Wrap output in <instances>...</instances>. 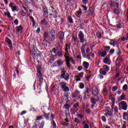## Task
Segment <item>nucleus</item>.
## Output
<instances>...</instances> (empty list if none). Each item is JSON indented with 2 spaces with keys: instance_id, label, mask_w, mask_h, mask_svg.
Instances as JSON below:
<instances>
[{
  "instance_id": "51",
  "label": "nucleus",
  "mask_w": 128,
  "mask_h": 128,
  "mask_svg": "<svg viewBox=\"0 0 128 128\" xmlns=\"http://www.w3.org/2000/svg\"><path fill=\"white\" fill-rule=\"evenodd\" d=\"M89 90H90V89L88 88H86V90L84 92L85 96H86V94H89V92H90Z\"/></svg>"
},
{
  "instance_id": "36",
  "label": "nucleus",
  "mask_w": 128,
  "mask_h": 128,
  "mask_svg": "<svg viewBox=\"0 0 128 128\" xmlns=\"http://www.w3.org/2000/svg\"><path fill=\"white\" fill-rule=\"evenodd\" d=\"M57 64L58 66H62V64H64V61H62V60H58L57 61Z\"/></svg>"
},
{
  "instance_id": "11",
  "label": "nucleus",
  "mask_w": 128,
  "mask_h": 128,
  "mask_svg": "<svg viewBox=\"0 0 128 128\" xmlns=\"http://www.w3.org/2000/svg\"><path fill=\"white\" fill-rule=\"evenodd\" d=\"M6 41L8 44L10 50H12V40H10V38H6Z\"/></svg>"
},
{
  "instance_id": "29",
  "label": "nucleus",
  "mask_w": 128,
  "mask_h": 128,
  "mask_svg": "<svg viewBox=\"0 0 128 128\" xmlns=\"http://www.w3.org/2000/svg\"><path fill=\"white\" fill-rule=\"evenodd\" d=\"M43 11L44 12V16H45V18H48V10H46V8H44L43 9Z\"/></svg>"
},
{
  "instance_id": "45",
  "label": "nucleus",
  "mask_w": 128,
  "mask_h": 128,
  "mask_svg": "<svg viewBox=\"0 0 128 128\" xmlns=\"http://www.w3.org/2000/svg\"><path fill=\"white\" fill-rule=\"evenodd\" d=\"M66 66L68 68H70V66H71V65H70V62H66Z\"/></svg>"
},
{
  "instance_id": "58",
  "label": "nucleus",
  "mask_w": 128,
  "mask_h": 128,
  "mask_svg": "<svg viewBox=\"0 0 128 128\" xmlns=\"http://www.w3.org/2000/svg\"><path fill=\"white\" fill-rule=\"evenodd\" d=\"M30 20L32 22H34V17L33 16H30Z\"/></svg>"
},
{
  "instance_id": "40",
  "label": "nucleus",
  "mask_w": 128,
  "mask_h": 128,
  "mask_svg": "<svg viewBox=\"0 0 128 128\" xmlns=\"http://www.w3.org/2000/svg\"><path fill=\"white\" fill-rule=\"evenodd\" d=\"M73 106L74 108H80V103L76 102L74 105Z\"/></svg>"
},
{
  "instance_id": "22",
  "label": "nucleus",
  "mask_w": 128,
  "mask_h": 128,
  "mask_svg": "<svg viewBox=\"0 0 128 128\" xmlns=\"http://www.w3.org/2000/svg\"><path fill=\"white\" fill-rule=\"evenodd\" d=\"M100 74H102V76H106V72L102 68L100 69Z\"/></svg>"
},
{
  "instance_id": "14",
  "label": "nucleus",
  "mask_w": 128,
  "mask_h": 128,
  "mask_svg": "<svg viewBox=\"0 0 128 128\" xmlns=\"http://www.w3.org/2000/svg\"><path fill=\"white\" fill-rule=\"evenodd\" d=\"M72 98H76V96H78L79 98H80V92L76 90L75 93H74L72 95Z\"/></svg>"
},
{
  "instance_id": "5",
  "label": "nucleus",
  "mask_w": 128,
  "mask_h": 128,
  "mask_svg": "<svg viewBox=\"0 0 128 128\" xmlns=\"http://www.w3.org/2000/svg\"><path fill=\"white\" fill-rule=\"evenodd\" d=\"M78 38L80 40V42H82V44H84V42H86V40H84V36L82 32L79 34Z\"/></svg>"
},
{
  "instance_id": "12",
  "label": "nucleus",
  "mask_w": 128,
  "mask_h": 128,
  "mask_svg": "<svg viewBox=\"0 0 128 128\" xmlns=\"http://www.w3.org/2000/svg\"><path fill=\"white\" fill-rule=\"evenodd\" d=\"M84 76V72H80L79 74V75L76 76V82H78L80 80V78Z\"/></svg>"
},
{
  "instance_id": "63",
  "label": "nucleus",
  "mask_w": 128,
  "mask_h": 128,
  "mask_svg": "<svg viewBox=\"0 0 128 128\" xmlns=\"http://www.w3.org/2000/svg\"><path fill=\"white\" fill-rule=\"evenodd\" d=\"M38 126V124H36V123H34L32 126V128H36Z\"/></svg>"
},
{
  "instance_id": "19",
  "label": "nucleus",
  "mask_w": 128,
  "mask_h": 128,
  "mask_svg": "<svg viewBox=\"0 0 128 128\" xmlns=\"http://www.w3.org/2000/svg\"><path fill=\"white\" fill-rule=\"evenodd\" d=\"M99 56H101L102 58H104V56H106V52H102L100 51L99 52Z\"/></svg>"
},
{
  "instance_id": "39",
  "label": "nucleus",
  "mask_w": 128,
  "mask_h": 128,
  "mask_svg": "<svg viewBox=\"0 0 128 128\" xmlns=\"http://www.w3.org/2000/svg\"><path fill=\"white\" fill-rule=\"evenodd\" d=\"M27 12H26V11L24 12V10H22L21 12V15L22 16H26Z\"/></svg>"
},
{
  "instance_id": "24",
  "label": "nucleus",
  "mask_w": 128,
  "mask_h": 128,
  "mask_svg": "<svg viewBox=\"0 0 128 128\" xmlns=\"http://www.w3.org/2000/svg\"><path fill=\"white\" fill-rule=\"evenodd\" d=\"M81 52H82L83 58H86V50H84V48H81Z\"/></svg>"
},
{
  "instance_id": "38",
  "label": "nucleus",
  "mask_w": 128,
  "mask_h": 128,
  "mask_svg": "<svg viewBox=\"0 0 128 128\" xmlns=\"http://www.w3.org/2000/svg\"><path fill=\"white\" fill-rule=\"evenodd\" d=\"M102 34H104L102 33V32H96V36L99 38H102Z\"/></svg>"
},
{
  "instance_id": "10",
  "label": "nucleus",
  "mask_w": 128,
  "mask_h": 128,
  "mask_svg": "<svg viewBox=\"0 0 128 128\" xmlns=\"http://www.w3.org/2000/svg\"><path fill=\"white\" fill-rule=\"evenodd\" d=\"M82 14V8H79V10L75 12V15L77 18H80V15Z\"/></svg>"
},
{
  "instance_id": "62",
  "label": "nucleus",
  "mask_w": 128,
  "mask_h": 128,
  "mask_svg": "<svg viewBox=\"0 0 128 128\" xmlns=\"http://www.w3.org/2000/svg\"><path fill=\"white\" fill-rule=\"evenodd\" d=\"M110 5L112 6L116 7V2H111Z\"/></svg>"
},
{
  "instance_id": "28",
  "label": "nucleus",
  "mask_w": 128,
  "mask_h": 128,
  "mask_svg": "<svg viewBox=\"0 0 128 128\" xmlns=\"http://www.w3.org/2000/svg\"><path fill=\"white\" fill-rule=\"evenodd\" d=\"M43 26H48V21L46 20L45 19H44L42 22H41Z\"/></svg>"
},
{
  "instance_id": "31",
  "label": "nucleus",
  "mask_w": 128,
  "mask_h": 128,
  "mask_svg": "<svg viewBox=\"0 0 128 128\" xmlns=\"http://www.w3.org/2000/svg\"><path fill=\"white\" fill-rule=\"evenodd\" d=\"M71 60H72V58H70V56H66L65 57L66 62H70Z\"/></svg>"
},
{
  "instance_id": "41",
  "label": "nucleus",
  "mask_w": 128,
  "mask_h": 128,
  "mask_svg": "<svg viewBox=\"0 0 128 128\" xmlns=\"http://www.w3.org/2000/svg\"><path fill=\"white\" fill-rule=\"evenodd\" d=\"M81 6L83 10L84 11V12H86V10H88V8H86V6H84V5H82Z\"/></svg>"
},
{
  "instance_id": "55",
  "label": "nucleus",
  "mask_w": 128,
  "mask_h": 128,
  "mask_svg": "<svg viewBox=\"0 0 128 128\" xmlns=\"http://www.w3.org/2000/svg\"><path fill=\"white\" fill-rule=\"evenodd\" d=\"M52 126H53L54 128H56V124L54 122V120H52Z\"/></svg>"
},
{
  "instance_id": "33",
  "label": "nucleus",
  "mask_w": 128,
  "mask_h": 128,
  "mask_svg": "<svg viewBox=\"0 0 128 128\" xmlns=\"http://www.w3.org/2000/svg\"><path fill=\"white\" fill-rule=\"evenodd\" d=\"M82 124H84V128H90V126H88V124L86 122L83 121L82 122Z\"/></svg>"
},
{
  "instance_id": "21",
  "label": "nucleus",
  "mask_w": 128,
  "mask_h": 128,
  "mask_svg": "<svg viewBox=\"0 0 128 128\" xmlns=\"http://www.w3.org/2000/svg\"><path fill=\"white\" fill-rule=\"evenodd\" d=\"M102 70H104L105 72H108L110 70V67L106 65H104L103 66V68H102Z\"/></svg>"
},
{
  "instance_id": "2",
  "label": "nucleus",
  "mask_w": 128,
  "mask_h": 128,
  "mask_svg": "<svg viewBox=\"0 0 128 128\" xmlns=\"http://www.w3.org/2000/svg\"><path fill=\"white\" fill-rule=\"evenodd\" d=\"M37 74L38 78L40 82H44V78L42 77V70H40V68H37Z\"/></svg>"
},
{
  "instance_id": "34",
  "label": "nucleus",
  "mask_w": 128,
  "mask_h": 128,
  "mask_svg": "<svg viewBox=\"0 0 128 128\" xmlns=\"http://www.w3.org/2000/svg\"><path fill=\"white\" fill-rule=\"evenodd\" d=\"M52 12H53V16H54V18H58V12H56V11H53L52 10Z\"/></svg>"
},
{
  "instance_id": "23",
  "label": "nucleus",
  "mask_w": 128,
  "mask_h": 128,
  "mask_svg": "<svg viewBox=\"0 0 128 128\" xmlns=\"http://www.w3.org/2000/svg\"><path fill=\"white\" fill-rule=\"evenodd\" d=\"M61 124H62V126H70V124L66 121H62Z\"/></svg>"
},
{
  "instance_id": "46",
  "label": "nucleus",
  "mask_w": 128,
  "mask_h": 128,
  "mask_svg": "<svg viewBox=\"0 0 128 128\" xmlns=\"http://www.w3.org/2000/svg\"><path fill=\"white\" fill-rule=\"evenodd\" d=\"M123 90H124V92H126V90H128V85L126 84H124L123 86Z\"/></svg>"
},
{
  "instance_id": "37",
  "label": "nucleus",
  "mask_w": 128,
  "mask_h": 128,
  "mask_svg": "<svg viewBox=\"0 0 128 128\" xmlns=\"http://www.w3.org/2000/svg\"><path fill=\"white\" fill-rule=\"evenodd\" d=\"M4 15L6 16H8L9 18H12V16H10V14L9 12H5Z\"/></svg>"
},
{
  "instance_id": "20",
  "label": "nucleus",
  "mask_w": 128,
  "mask_h": 128,
  "mask_svg": "<svg viewBox=\"0 0 128 128\" xmlns=\"http://www.w3.org/2000/svg\"><path fill=\"white\" fill-rule=\"evenodd\" d=\"M102 94L103 96H108V89L106 88H103Z\"/></svg>"
},
{
  "instance_id": "59",
  "label": "nucleus",
  "mask_w": 128,
  "mask_h": 128,
  "mask_svg": "<svg viewBox=\"0 0 128 128\" xmlns=\"http://www.w3.org/2000/svg\"><path fill=\"white\" fill-rule=\"evenodd\" d=\"M58 56H62V53L60 51H58Z\"/></svg>"
},
{
  "instance_id": "26",
  "label": "nucleus",
  "mask_w": 128,
  "mask_h": 128,
  "mask_svg": "<svg viewBox=\"0 0 128 128\" xmlns=\"http://www.w3.org/2000/svg\"><path fill=\"white\" fill-rule=\"evenodd\" d=\"M22 30H24V28H22V26L16 27V32H22Z\"/></svg>"
},
{
  "instance_id": "18",
  "label": "nucleus",
  "mask_w": 128,
  "mask_h": 128,
  "mask_svg": "<svg viewBox=\"0 0 128 128\" xmlns=\"http://www.w3.org/2000/svg\"><path fill=\"white\" fill-rule=\"evenodd\" d=\"M110 44H111V46H114L118 44V41L114 40H110Z\"/></svg>"
},
{
  "instance_id": "42",
  "label": "nucleus",
  "mask_w": 128,
  "mask_h": 128,
  "mask_svg": "<svg viewBox=\"0 0 128 128\" xmlns=\"http://www.w3.org/2000/svg\"><path fill=\"white\" fill-rule=\"evenodd\" d=\"M49 114L46 113H44V116L46 118V120H50Z\"/></svg>"
},
{
  "instance_id": "25",
  "label": "nucleus",
  "mask_w": 128,
  "mask_h": 128,
  "mask_svg": "<svg viewBox=\"0 0 128 128\" xmlns=\"http://www.w3.org/2000/svg\"><path fill=\"white\" fill-rule=\"evenodd\" d=\"M112 112H110L108 110H107L106 111V112L105 113V115L106 116H112Z\"/></svg>"
},
{
  "instance_id": "57",
  "label": "nucleus",
  "mask_w": 128,
  "mask_h": 128,
  "mask_svg": "<svg viewBox=\"0 0 128 128\" xmlns=\"http://www.w3.org/2000/svg\"><path fill=\"white\" fill-rule=\"evenodd\" d=\"M14 24H16V26H18V19H16L14 20Z\"/></svg>"
},
{
  "instance_id": "7",
  "label": "nucleus",
  "mask_w": 128,
  "mask_h": 128,
  "mask_svg": "<svg viewBox=\"0 0 128 128\" xmlns=\"http://www.w3.org/2000/svg\"><path fill=\"white\" fill-rule=\"evenodd\" d=\"M66 114V118H65V122H68L70 120V111H65Z\"/></svg>"
},
{
  "instance_id": "44",
  "label": "nucleus",
  "mask_w": 128,
  "mask_h": 128,
  "mask_svg": "<svg viewBox=\"0 0 128 128\" xmlns=\"http://www.w3.org/2000/svg\"><path fill=\"white\" fill-rule=\"evenodd\" d=\"M42 120V116H36V120Z\"/></svg>"
},
{
  "instance_id": "13",
  "label": "nucleus",
  "mask_w": 128,
  "mask_h": 128,
  "mask_svg": "<svg viewBox=\"0 0 128 128\" xmlns=\"http://www.w3.org/2000/svg\"><path fill=\"white\" fill-rule=\"evenodd\" d=\"M122 64V60H120V58L118 56L116 60V64L118 66H120Z\"/></svg>"
},
{
  "instance_id": "54",
  "label": "nucleus",
  "mask_w": 128,
  "mask_h": 128,
  "mask_svg": "<svg viewBox=\"0 0 128 128\" xmlns=\"http://www.w3.org/2000/svg\"><path fill=\"white\" fill-rule=\"evenodd\" d=\"M102 122H106V116H102Z\"/></svg>"
},
{
  "instance_id": "9",
  "label": "nucleus",
  "mask_w": 128,
  "mask_h": 128,
  "mask_svg": "<svg viewBox=\"0 0 128 128\" xmlns=\"http://www.w3.org/2000/svg\"><path fill=\"white\" fill-rule=\"evenodd\" d=\"M109 99L111 100L112 102V108H113L114 106V104L116 102V99H114V95L112 94H110L109 96Z\"/></svg>"
},
{
  "instance_id": "53",
  "label": "nucleus",
  "mask_w": 128,
  "mask_h": 128,
  "mask_svg": "<svg viewBox=\"0 0 128 128\" xmlns=\"http://www.w3.org/2000/svg\"><path fill=\"white\" fill-rule=\"evenodd\" d=\"M74 122H76V124H80V120L78 118H75Z\"/></svg>"
},
{
  "instance_id": "4",
  "label": "nucleus",
  "mask_w": 128,
  "mask_h": 128,
  "mask_svg": "<svg viewBox=\"0 0 128 128\" xmlns=\"http://www.w3.org/2000/svg\"><path fill=\"white\" fill-rule=\"evenodd\" d=\"M60 84L61 85V88L64 92H66L70 90V88L66 86V83L65 82H61Z\"/></svg>"
},
{
  "instance_id": "64",
  "label": "nucleus",
  "mask_w": 128,
  "mask_h": 128,
  "mask_svg": "<svg viewBox=\"0 0 128 128\" xmlns=\"http://www.w3.org/2000/svg\"><path fill=\"white\" fill-rule=\"evenodd\" d=\"M82 70V66H79L78 68V70L80 71Z\"/></svg>"
},
{
  "instance_id": "56",
  "label": "nucleus",
  "mask_w": 128,
  "mask_h": 128,
  "mask_svg": "<svg viewBox=\"0 0 128 128\" xmlns=\"http://www.w3.org/2000/svg\"><path fill=\"white\" fill-rule=\"evenodd\" d=\"M116 90H118V86H114L112 88V90L113 92H116Z\"/></svg>"
},
{
  "instance_id": "8",
  "label": "nucleus",
  "mask_w": 128,
  "mask_h": 128,
  "mask_svg": "<svg viewBox=\"0 0 128 128\" xmlns=\"http://www.w3.org/2000/svg\"><path fill=\"white\" fill-rule=\"evenodd\" d=\"M103 62L104 64H110L112 62L110 61V58L106 57L103 60Z\"/></svg>"
},
{
  "instance_id": "61",
  "label": "nucleus",
  "mask_w": 128,
  "mask_h": 128,
  "mask_svg": "<svg viewBox=\"0 0 128 128\" xmlns=\"http://www.w3.org/2000/svg\"><path fill=\"white\" fill-rule=\"evenodd\" d=\"M82 1L84 4H86L88 2V0H82Z\"/></svg>"
},
{
  "instance_id": "47",
  "label": "nucleus",
  "mask_w": 128,
  "mask_h": 128,
  "mask_svg": "<svg viewBox=\"0 0 128 128\" xmlns=\"http://www.w3.org/2000/svg\"><path fill=\"white\" fill-rule=\"evenodd\" d=\"M114 14H120V11L118 9H114Z\"/></svg>"
},
{
  "instance_id": "27",
  "label": "nucleus",
  "mask_w": 128,
  "mask_h": 128,
  "mask_svg": "<svg viewBox=\"0 0 128 128\" xmlns=\"http://www.w3.org/2000/svg\"><path fill=\"white\" fill-rule=\"evenodd\" d=\"M126 98V94H123L120 96V98H118L119 100H124Z\"/></svg>"
},
{
  "instance_id": "49",
  "label": "nucleus",
  "mask_w": 128,
  "mask_h": 128,
  "mask_svg": "<svg viewBox=\"0 0 128 128\" xmlns=\"http://www.w3.org/2000/svg\"><path fill=\"white\" fill-rule=\"evenodd\" d=\"M44 121H42L39 127V128H44Z\"/></svg>"
},
{
  "instance_id": "48",
  "label": "nucleus",
  "mask_w": 128,
  "mask_h": 128,
  "mask_svg": "<svg viewBox=\"0 0 128 128\" xmlns=\"http://www.w3.org/2000/svg\"><path fill=\"white\" fill-rule=\"evenodd\" d=\"M104 50H106V52H108L110 50V47L107 46H105L104 48Z\"/></svg>"
},
{
  "instance_id": "1",
  "label": "nucleus",
  "mask_w": 128,
  "mask_h": 128,
  "mask_svg": "<svg viewBox=\"0 0 128 128\" xmlns=\"http://www.w3.org/2000/svg\"><path fill=\"white\" fill-rule=\"evenodd\" d=\"M118 108L120 110H128V104L126 102L124 101H122L118 103Z\"/></svg>"
},
{
  "instance_id": "60",
  "label": "nucleus",
  "mask_w": 128,
  "mask_h": 128,
  "mask_svg": "<svg viewBox=\"0 0 128 128\" xmlns=\"http://www.w3.org/2000/svg\"><path fill=\"white\" fill-rule=\"evenodd\" d=\"M77 116H78V118H84V115H82V114H78L77 115Z\"/></svg>"
},
{
  "instance_id": "30",
  "label": "nucleus",
  "mask_w": 128,
  "mask_h": 128,
  "mask_svg": "<svg viewBox=\"0 0 128 128\" xmlns=\"http://www.w3.org/2000/svg\"><path fill=\"white\" fill-rule=\"evenodd\" d=\"M90 48H88L86 50V53L87 54V58H90Z\"/></svg>"
},
{
  "instance_id": "50",
  "label": "nucleus",
  "mask_w": 128,
  "mask_h": 128,
  "mask_svg": "<svg viewBox=\"0 0 128 128\" xmlns=\"http://www.w3.org/2000/svg\"><path fill=\"white\" fill-rule=\"evenodd\" d=\"M64 33H62L60 34V40H62L63 38H64Z\"/></svg>"
},
{
  "instance_id": "16",
  "label": "nucleus",
  "mask_w": 128,
  "mask_h": 128,
  "mask_svg": "<svg viewBox=\"0 0 128 128\" xmlns=\"http://www.w3.org/2000/svg\"><path fill=\"white\" fill-rule=\"evenodd\" d=\"M82 66L86 70H88V67L90 66V63L86 62H84L82 63Z\"/></svg>"
},
{
  "instance_id": "3",
  "label": "nucleus",
  "mask_w": 128,
  "mask_h": 128,
  "mask_svg": "<svg viewBox=\"0 0 128 128\" xmlns=\"http://www.w3.org/2000/svg\"><path fill=\"white\" fill-rule=\"evenodd\" d=\"M92 94L95 96H98V94L100 92H98V89L96 86H93L92 88Z\"/></svg>"
},
{
  "instance_id": "52",
  "label": "nucleus",
  "mask_w": 128,
  "mask_h": 128,
  "mask_svg": "<svg viewBox=\"0 0 128 128\" xmlns=\"http://www.w3.org/2000/svg\"><path fill=\"white\" fill-rule=\"evenodd\" d=\"M84 88V84L83 83H80V88Z\"/></svg>"
},
{
  "instance_id": "6",
  "label": "nucleus",
  "mask_w": 128,
  "mask_h": 128,
  "mask_svg": "<svg viewBox=\"0 0 128 128\" xmlns=\"http://www.w3.org/2000/svg\"><path fill=\"white\" fill-rule=\"evenodd\" d=\"M61 78H64L66 80H70V75L68 74H66V72L61 73Z\"/></svg>"
},
{
  "instance_id": "43",
  "label": "nucleus",
  "mask_w": 128,
  "mask_h": 128,
  "mask_svg": "<svg viewBox=\"0 0 128 128\" xmlns=\"http://www.w3.org/2000/svg\"><path fill=\"white\" fill-rule=\"evenodd\" d=\"M114 112H115V114H118V106H116L114 108Z\"/></svg>"
},
{
  "instance_id": "32",
  "label": "nucleus",
  "mask_w": 128,
  "mask_h": 128,
  "mask_svg": "<svg viewBox=\"0 0 128 128\" xmlns=\"http://www.w3.org/2000/svg\"><path fill=\"white\" fill-rule=\"evenodd\" d=\"M64 108H66V111L65 112H69L70 110L68 108H70V105L68 104H66L64 105Z\"/></svg>"
},
{
  "instance_id": "35",
  "label": "nucleus",
  "mask_w": 128,
  "mask_h": 128,
  "mask_svg": "<svg viewBox=\"0 0 128 128\" xmlns=\"http://www.w3.org/2000/svg\"><path fill=\"white\" fill-rule=\"evenodd\" d=\"M68 20L70 24H74V20H72V18L71 16H68Z\"/></svg>"
},
{
  "instance_id": "15",
  "label": "nucleus",
  "mask_w": 128,
  "mask_h": 128,
  "mask_svg": "<svg viewBox=\"0 0 128 128\" xmlns=\"http://www.w3.org/2000/svg\"><path fill=\"white\" fill-rule=\"evenodd\" d=\"M98 100V97H96V98H92L90 100L92 104H96Z\"/></svg>"
},
{
  "instance_id": "17",
  "label": "nucleus",
  "mask_w": 128,
  "mask_h": 128,
  "mask_svg": "<svg viewBox=\"0 0 128 128\" xmlns=\"http://www.w3.org/2000/svg\"><path fill=\"white\" fill-rule=\"evenodd\" d=\"M13 4H14L12 3H10L9 4V6L11 8L12 12H16V10L17 8L16 7V6H14Z\"/></svg>"
}]
</instances>
